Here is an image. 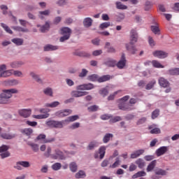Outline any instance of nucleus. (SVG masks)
<instances>
[{
	"label": "nucleus",
	"instance_id": "f257e3e1",
	"mask_svg": "<svg viewBox=\"0 0 179 179\" xmlns=\"http://www.w3.org/2000/svg\"><path fill=\"white\" fill-rule=\"evenodd\" d=\"M61 34H62L63 36L60 37L59 41L60 43H64V41L69 40L71 34H72V30L68 27H63L61 29Z\"/></svg>",
	"mask_w": 179,
	"mask_h": 179
},
{
	"label": "nucleus",
	"instance_id": "f03ea898",
	"mask_svg": "<svg viewBox=\"0 0 179 179\" xmlns=\"http://www.w3.org/2000/svg\"><path fill=\"white\" fill-rule=\"evenodd\" d=\"M17 93H19L17 90L12 88L9 90H3L0 95L9 100L11 99L12 94H16Z\"/></svg>",
	"mask_w": 179,
	"mask_h": 179
},
{
	"label": "nucleus",
	"instance_id": "7ed1b4c3",
	"mask_svg": "<svg viewBox=\"0 0 179 179\" xmlns=\"http://www.w3.org/2000/svg\"><path fill=\"white\" fill-rule=\"evenodd\" d=\"M12 72H13V70L6 71V65L2 64L0 66V78H8V76H11Z\"/></svg>",
	"mask_w": 179,
	"mask_h": 179
},
{
	"label": "nucleus",
	"instance_id": "20e7f679",
	"mask_svg": "<svg viewBox=\"0 0 179 179\" xmlns=\"http://www.w3.org/2000/svg\"><path fill=\"white\" fill-rule=\"evenodd\" d=\"M64 122L65 121H55V120H50L46 122V125L48 127H50V128H64Z\"/></svg>",
	"mask_w": 179,
	"mask_h": 179
},
{
	"label": "nucleus",
	"instance_id": "39448f33",
	"mask_svg": "<svg viewBox=\"0 0 179 179\" xmlns=\"http://www.w3.org/2000/svg\"><path fill=\"white\" fill-rule=\"evenodd\" d=\"M139 38V35L136 29H131L130 31V42L131 44H136L138 43V39Z\"/></svg>",
	"mask_w": 179,
	"mask_h": 179
},
{
	"label": "nucleus",
	"instance_id": "423d86ee",
	"mask_svg": "<svg viewBox=\"0 0 179 179\" xmlns=\"http://www.w3.org/2000/svg\"><path fill=\"white\" fill-rule=\"evenodd\" d=\"M152 55L159 59H163L169 57V53L163 50H155L152 52Z\"/></svg>",
	"mask_w": 179,
	"mask_h": 179
},
{
	"label": "nucleus",
	"instance_id": "0eeeda50",
	"mask_svg": "<svg viewBox=\"0 0 179 179\" xmlns=\"http://www.w3.org/2000/svg\"><path fill=\"white\" fill-rule=\"evenodd\" d=\"M125 47L126 50L133 55H135V54L138 52V49L136 48V46H135V43H131V42H129L125 44Z\"/></svg>",
	"mask_w": 179,
	"mask_h": 179
},
{
	"label": "nucleus",
	"instance_id": "6e6552de",
	"mask_svg": "<svg viewBox=\"0 0 179 179\" xmlns=\"http://www.w3.org/2000/svg\"><path fill=\"white\" fill-rule=\"evenodd\" d=\"M125 65H127V58L125 53H122L120 61L117 63V66L119 69H124Z\"/></svg>",
	"mask_w": 179,
	"mask_h": 179
},
{
	"label": "nucleus",
	"instance_id": "1a4fd4ad",
	"mask_svg": "<svg viewBox=\"0 0 179 179\" xmlns=\"http://www.w3.org/2000/svg\"><path fill=\"white\" fill-rule=\"evenodd\" d=\"M119 109L122 111H132L134 108H132V106L129 103H127L125 102H122L118 105Z\"/></svg>",
	"mask_w": 179,
	"mask_h": 179
},
{
	"label": "nucleus",
	"instance_id": "9d476101",
	"mask_svg": "<svg viewBox=\"0 0 179 179\" xmlns=\"http://www.w3.org/2000/svg\"><path fill=\"white\" fill-rule=\"evenodd\" d=\"M50 157L54 160H57V159H60L61 160H62V159H64V152L58 149H56L55 150V154H52L50 155Z\"/></svg>",
	"mask_w": 179,
	"mask_h": 179
},
{
	"label": "nucleus",
	"instance_id": "9b49d317",
	"mask_svg": "<svg viewBox=\"0 0 179 179\" xmlns=\"http://www.w3.org/2000/svg\"><path fill=\"white\" fill-rule=\"evenodd\" d=\"M18 113L24 118H29L31 115V109H21L18 110Z\"/></svg>",
	"mask_w": 179,
	"mask_h": 179
},
{
	"label": "nucleus",
	"instance_id": "f8f14e48",
	"mask_svg": "<svg viewBox=\"0 0 179 179\" xmlns=\"http://www.w3.org/2000/svg\"><path fill=\"white\" fill-rule=\"evenodd\" d=\"M169 150V147L167 146H162L158 148L155 153L158 157H160V156H163V155H165L166 152H167Z\"/></svg>",
	"mask_w": 179,
	"mask_h": 179
},
{
	"label": "nucleus",
	"instance_id": "ddd939ff",
	"mask_svg": "<svg viewBox=\"0 0 179 179\" xmlns=\"http://www.w3.org/2000/svg\"><path fill=\"white\" fill-rule=\"evenodd\" d=\"M158 83L161 87H169L170 83L166 78L161 77L158 80Z\"/></svg>",
	"mask_w": 179,
	"mask_h": 179
},
{
	"label": "nucleus",
	"instance_id": "4468645a",
	"mask_svg": "<svg viewBox=\"0 0 179 179\" xmlns=\"http://www.w3.org/2000/svg\"><path fill=\"white\" fill-rule=\"evenodd\" d=\"M99 159H103L104 157V155H106V147H101L99 150V153L96 152L94 155L95 159H99Z\"/></svg>",
	"mask_w": 179,
	"mask_h": 179
},
{
	"label": "nucleus",
	"instance_id": "2eb2a0df",
	"mask_svg": "<svg viewBox=\"0 0 179 179\" xmlns=\"http://www.w3.org/2000/svg\"><path fill=\"white\" fill-rule=\"evenodd\" d=\"M89 92H82V91H73L71 92V96L73 97H83V96H87Z\"/></svg>",
	"mask_w": 179,
	"mask_h": 179
},
{
	"label": "nucleus",
	"instance_id": "dca6fc26",
	"mask_svg": "<svg viewBox=\"0 0 179 179\" xmlns=\"http://www.w3.org/2000/svg\"><path fill=\"white\" fill-rule=\"evenodd\" d=\"M145 153V150L141 149L134 151L133 153L131 154V159H136L137 157H139V156H141V155Z\"/></svg>",
	"mask_w": 179,
	"mask_h": 179
},
{
	"label": "nucleus",
	"instance_id": "f3484780",
	"mask_svg": "<svg viewBox=\"0 0 179 179\" xmlns=\"http://www.w3.org/2000/svg\"><path fill=\"white\" fill-rule=\"evenodd\" d=\"M19 81L16 79L6 80L4 81L6 86H17Z\"/></svg>",
	"mask_w": 179,
	"mask_h": 179
},
{
	"label": "nucleus",
	"instance_id": "a211bd4d",
	"mask_svg": "<svg viewBox=\"0 0 179 179\" xmlns=\"http://www.w3.org/2000/svg\"><path fill=\"white\" fill-rule=\"evenodd\" d=\"M71 113V110H64L62 111L57 112L56 115H57V117H67V115H69Z\"/></svg>",
	"mask_w": 179,
	"mask_h": 179
},
{
	"label": "nucleus",
	"instance_id": "6ab92c4d",
	"mask_svg": "<svg viewBox=\"0 0 179 179\" xmlns=\"http://www.w3.org/2000/svg\"><path fill=\"white\" fill-rule=\"evenodd\" d=\"M74 55H77V57H84L85 58H90V53L85 51H79L77 50L74 52Z\"/></svg>",
	"mask_w": 179,
	"mask_h": 179
},
{
	"label": "nucleus",
	"instance_id": "aec40b11",
	"mask_svg": "<svg viewBox=\"0 0 179 179\" xmlns=\"http://www.w3.org/2000/svg\"><path fill=\"white\" fill-rule=\"evenodd\" d=\"M157 163V161L155 160H153L149 164L148 166H147V171L148 173H150V171H152L156 167V164Z\"/></svg>",
	"mask_w": 179,
	"mask_h": 179
},
{
	"label": "nucleus",
	"instance_id": "412c9836",
	"mask_svg": "<svg viewBox=\"0 0 179 179\" xmlns=\"http://www.w3.org/2000/svg\"><path fill=\"white\" fill-rule=\"evenodd\" d=\"M111 79V76L110 75H105L98 78L99 83H103V82H107Z\"/></svg>",
	"mask_w": 179,
	"mask_h": 179
},
{
	"label": "nucleus",
	"instance_id": "4be33fe9",
	"mask_svg": "<svg viewBox=\"0 0 179 179\" xmlns=\"http://www.w3.org/2000/svg\"><path fill=\"white\" fill-rule=\"evenodd\" d=\"M169 75L179 76V68L171 69L168 71Z\"/></svg>",
	"mask_w": 179,
	"mask_h": 179
},
{
	"label": "nucleus",
	"instance_id": "5701e85b",
	"mask_svg": "<svg viewBox=\"0 0 179 179\" xmlns=\"http://www.w3.org/2000/svg\"><path fill=\"white\" fill-rule=\"evenodd\" d=\"M150 29L154 34H158V36H160V29L159 28V25H157V24H156V25H152L150 27Z\"/></svg>",
	"mask_w": 179,
	"mask_h": 179
},
{
	"label": "nucleus",
	"instance_id": "b1692460",
	"mask_svg": "<svg viewBox=\"0 0 179 179\" xmlns=\"http://www.w3.org/2000/svg\"><path fill=\"white\" fill-rule=\"evenodd\" d=\"M155 85H156V80L153 79L145 85V90H152L155 87Z\"/></svg>",
	"mask_w": 179,
	"mask_h": 179
},
{
	"label": "nucleus",
	"instance_id": "393cba45",
	"mask_svg": "<svg viewBox=\"0 0 179 179\" xmlns=\"http://www.w3.org/2000/svg\"><path fill=\"white\" fill-rule=\"evenodd\" d=\"M0 136L3 139H13V138H15L16 135L8 134V133H2L1 134H0Z\"/></svg>",
	"mask_w": 179,
	"mask_h": 179
},
{
	"label": "nucleus",
	"instance_id": "a878e982",
	"mask_svg": "<svg viewBox=\"0 0 179 179\" xmlns=\"http://www.w3.org/2000/svg\"><path fill=\"white\" fill-rule=\"evenodd\" d=\"M115 6L117 9H120V10H125L128 9V6L124 5L122 3H121V1H117L115 3Z\"/></svg>",
	"mask_w": 179,
	"mask_h": 179
},
{
	"label": "nucleus",
	"instance_id": "bb28decb",
	"mask_svg": "<svg viewBox=\"0 0 179 179\" xmlns=\"http://www.w3.org/2000/svg\"><path fill=\"white\" fill-rule=\"evenodd\" d=\"M155 174H157V176H159V177L163 176H167V171L162 169H155Z\"/></svg>",
	"mask_w": 179,
	"mask_h": 179
},
{
	"label": "nucleus",
	"instance_id": "cd10ccee",
	"mask_svg": "<svg viewBox=\"0 0 179 179\" xmlns=\"http://www.w3.org/2000/svg\"><path fill=\"white\" fill-rule=\"evenodd\" d=\"M93 23V20L90 17H86L83 21L85 27H90Z\"/></svg>",
	"mask_w": 179,
	"mask_h": 179
},
{
	"label": "nucleus",
	"instance_id": "c85d7f7f",
	"mask_svg": "<svg viewBox=\"0 0 179 179\" xmlns=\"http://www.w3.org/2000/svg\"><path fill=\"white\" fill-rule=\"evenodd\" d=\"M59 48L58 46L48 45L44 47V51H55L58 50Z\"/></svg>",
	"mask_w": 179,
	"mask_h": 179
},
{
	"label": "nucleus",
	"instance_id": "c756f323",
	"mask_svg": "<svg viewBox=\"0 0 179 179\" xmlns=\"http://www.w3.org/2000/svg\"><path fill=\"white\" fill-rule=\"evenodd\" d=\"M135 163L137 164L138 169H143L145 167V161L142 158L138 159Z\"/></svg>",
	"mask_w": 179,
	"mask_h": 179
},
{
	"label": "nucleus",
	"instance_id": "7c9ffc66",
	"mask_svg": "<svg viewBox=\"0 0 179 179\" xmlns=\"http://www.w3.org/2000/svg\"><path fill=\"white\" fill-rule=\"evenodd\" d=\"M146 176V172L144 171H140L132 176V178H139V177H145Z\"/></svg>",
	"mask_w": 179,
	"mask_h": 179
},
{
	"label": "nucleus",
	"instance_id": "2f4dec72",
	"mask_svg": "<svg viewBox=\"0 0 179 179\" xmlns=\"http://www.w3.org/2000/svg\"><path fill=\"white\" fill-rule=\"evenodd\" d=\"M50 117V114H43V115H34L33 118H36V120H44L45 118H48Z\"/></svg>",
	"mask_w": 179,
	"mask_h": 179
},
{
	"label": "nucleus",
	"instance_id": "473e14b6",
	"mask_svg": "<svg viewBox=\"0 0 179 179\" xmlns=\"http://www.w3.org/2000/svg\"><path fill=\"white\" fill-rule=\"evenodd\" d=\"M22 65H24V62H13L10 63L11 68H20Z\"/></svg>",
	"mask_w": 179,
	"mask_h": 179
},
{
	"label": "nucleus",
	"instance_id": "72a5a7b5",
	"mask_svg": "<svg viewBox=\"0 0 179 179\" xmlns=\"http://www.w3.org/2000/svg\"><path fill=\"white\" fill-rule=\"evenodd\" d=\"M12 43L15 44V45H23V39L15 38L11 40Z\"/></svg>",
	"mask_w": 179,
	"mask_h": 179
},
{
	"label": "nucleus",
	"instance_id": "f704fd0d",
	"mask_svg": "<svg viewBox=\"0 0 179 179\" xmlns=\"http://www.w3.org/2000/svg\"><path fill=\"white\" fill-rule=\"evenodd\" d=\"M59 106V101H54L50 103H45V107H50V108H55Z\"/></svg>",
	"mask_w": 179,
	"mask_h": 179
},
{
	"label": "nucleus",
	"instance_id": "c9c22d12",
	"mask_svg": "<svg viewBox=\"0 0 179 179\" xmlns=\"http://www.w3.org/2000/svg\"><path fill=\"white\" fill-rule=\"evenodd\" d=\"M30 76H31V78H33L34 80L38 82V83H43V81L41 80L40 77L37 74H36V73L34 72L30 73Z\"/></svg>",
	"mask_w": 179,
	"mask_h": 179
},
{
	"label": "nucleus",
	"instance_id": "e433bc0d",
	"mask_svg": "<svg viewBox=\"0 0 179 179\" xmlns=\"http://www.w3.org/2000/svg\"><path fill=\"white\" fill-rule=\"evenodd\" d=\"M69 168L71 171H72V173H76V171H78V165L76 164V162H71L69 164Z\"/></svg>",
	"mask_w": 179,
	"mask_h": 179
},
{
	"label": "nucleus",
	"instance_id": "4c0bfd02",
	"mask_svg": "<svg viewBox=\"0 0 179 179\" xmlns=\"http://www.w3.org/2000/svg\"><path fill=\"white\" fill-rule=\"evenodd\" d=\"M76 120H79V116L78 115L70 116L64 121L65 122H73V121H76Z\"/></svg>",
	"mask_w": 179,
	"mask_h": 179
},
{
	"label": "nucleus",
	"instance_id": "58836bf2",
	"mask_svg": "<svg viewBox=\"0 0 179 179\" xmlns=\"http://www.w3.org/2000/svg\"><path fill=\"white\" fill-rule=\"evenodd\" d=\"M61 167H62V164L59 162H56L52 165V169L55 171H58V170H61Z\"/></svg>",
	"mask_w": 179,
	"mask_h": 179
},
{
	"label": "nucleus",
	"instance_id": "ea45409f",
	"mask_svg": "<svg viewBox=\"0 0 179 179\" xmlns=\"http://www.w3.org/2000/svg\"><path fill=\"white\" fill-rule=\"evenodd\" d=\"M97 146H99V143H97V142H96V141H92V142L90 143V144L88 145L87 150H93V149H94V148H97Z\"/></svg>",
	"mask_w": 179,
	"mask_h": 179
},
{
	"label": "nucleus",
	"instance_id": "a19ab883",
	"mask_svg": "<svg viewBox=\"0 0 179 179\" xmlns=\"http://www.w3.org/2000/svg\"><path fill=\"white\" fill-rule=\"evenodd\" d=\"M86 177V173L84 171H79L76 173V178H85Z\"/></svg>",
	"mask_w": 179,
	"mask_h": 179
},
{
	"label": "nucleus",
	"instance_id": "79ce46f5",
	"mask_svg": "<svg viewBox=\"0 0 179 179\" xmlns=\"http://www.w3.org/2000/svg\"><path fill=\"white\" fill-rule=\"evenodd\" d=\"M49 29H50V23L48 22H45V24L41 27V33H45Z\"/></svg>",
	"mask_w": 179,
	"mask_h": 179
},
{
	"label": "nucleus",
	"instance_id": "37998d69",
	"mask_svg": "<svg viewBox=\"0 0 179 179\" xmlns=\"http://www.w3.org/2000/svg\"><path fill=\"white\" fill-rule=\"evenodd\" d=\"M152 64L154 66V68H164V66H163L159 61L157 60H152Z\"/></svg>",
	"mask_w": 179,
	"mask_h": 179
},
{
	"label": "nucleus",
	"instance_id": "c03bdc74",
	"mask_svg": "<svg viewBox=\"0 0 179 179\" xmlns=\"http://www.w3.org/2000/svg\"><path fill=\"white\" fill-rule=\"evenodd\" d=\"M10 103L9 99H7V98L0 94V104H9Z\"/></svg>",
	"mask_w": 179,
	"mask_h": 179
},
{
	"label": "nucleus",
	"instance_id": "a18cd8bd",
	"mask_svg": "<svg viewBox=\"0 0 179 179\" xmlns=\"http://www.w3.org/2000/svg\"><path fill=\"white\" fill-rule=\"evenodd\" d=\"M88 80L91 82H99V76L96 74H92L88 76Z\"/></svg>",
	"mask_w": 179,
	"mask_h": 179
},
{
	"label": "nucleus",
	"instance_id": "49530a36",
	"mask_svg": "<svg viewBox=\"0 0 179 179\" xmlns=\"http://www.w3.org/2000/svg\"><path fill=\"white\" fill-rule=\"evenodd\" d=\"M160 114V110L159 109H155L152 113L151 115V118L152 120H155V118H157Z\"/></svg>",
	"mask_w": 179,
	"mask_h": 179
},
{
	"label": "nucleus",
	"instance_id": "de8ad7c7",
	"mask_svg": "<svg viewBox=\"0 0 179 179\" xmlns=\"http://www.w3.org/2000/svg\"><path fill=\"white\" fill-rule=\"evenodd\" d=\"M22 134H24L27 136H30L33 134V130L31 128H26L22 130Z\"/></svg>",
	"mask_w": 179,
	"mask_h": 179
},
{
	"label": "nucleus",
	"instance_id": "09e8293b",
	"mask_svg": "<svg viewBox=\"0 0 179 179\" xmlns=\"http://www.w3.org/2000/svg\"><path fill=\"white\" fill-rule=\"evenodd\" d=\"M113 137V134H106L103 138V143H107L109 142L110 139Z\"/></svg>",
	"mask_w": 179,
	"mask_h": 179
},
{
	"label": "nucleus",
	"instance_id": "8fccbe9b",
	"mask_svg": "<svg viewBox=\"0 0 179 179\" xmlns=\"http://www.w3.org/2000/svg\"><path fill=\"white\" fill-rule=\"evenodd\" d=\"M29 146H31V149H32V150L34 151V152H38V150H39V146H38V144H36V143H30L29 144Z\"/></svg>",
	"mask_w": 179,
	"mask_h": 179
},
{
	"label": "nucleus",
	"instance_id": "3c124183",
	"mask_svg": "<svg viewBox=\"0 0 179 179\" xmlns=\"http://www.w3.org/2000/svg\"><path fill=\"white\" fill-rule=\"evenodd\" d=\"M99 93L101 94V96H103V97H106V96L108 94V90L106 88H103L99 91Z\"/></svg>",
	"mask_w": 179,
	"mask_h": 179
},
{
	"label": "nucleus",
	"instance_id": "603ef678",
	"mask_svg": "<svg viewBox=\"0 0 179 179\" xmlns=\"http://www.w3.org/2000/svg\"><path fill=\"white\" fill-rule=\"evenodd\" d=\"M13 29L17 31H22V33H28L29 31V29L22 28L21 27H14Z\"/></svg>",
	"mask_w": 179,
	"mask_h": 179
},
{
	"label": "nucleus",
	"instance_id": "864d4df0",
	"mask_svg": "<svg viewBox=\"0 0 179 179\" xmlns=\"http://www.w3.org/2000/svg\"><path fill=\"white\" fill-rule=\"evenodd\" d=\"M1 26L2 28L4 29V30H6V31L7 33H9V34H12V33H13V32L12 31V29H11L10 28H9V27L6 26V24H3V23H1Z\"/></svg>",
	"mask_w": 179,
	"mask_h": 179
},
{
	"label": "nucleus",
	"instance_id": "5fc2aeb1",
	"mask_svg": "<svg viewBox=\"0 0 179 179\" xmlns=\"http://www.w3.org/2000/svg\"><path fill=\"white\" fill-rule=\"evenodd\" d=\"M9 150V146L3 145L0 147V153H3L5 152H8Z\"/></svg>",
	"mask_w": 179,
	"mask_h": 179
},
{
	"label": "nucleus",
	"instance_id": "6e6d98bb",
	"mask_svg": "<svg viewBox=\"0 0 179 179\" xmlns=\"http://www.w3.org/2000/svg\"><path fill=\"white\" fill-rule=\"evenodd\" d=\"M0 156L1 159H6V157H9L10 156V152L8 151H6L5 152H1Z\"/></svg>",
	"mask_w": 179,
	"mask_h": 179
},
{
	"label": "nucleus",
	"instance_id": "4d7b16f0",
	"mask_svg": "<svg viewBox=\"0 0 179 179\" xmlns=\"http://www.w3.org/2000/svg\"><path fill=\"white\" fill-rule=\"evenodd\" d=\"M43 93L46 96H52V90L51 88H46L43 90Z\"/></svg>",
	"mask_w": 179,
	"mask_h": 179
},
{
	"label": "nucleus",
	"instance_id": "13d9d810",
	"mask_svg": "<svg viewBox=\"0 0 179 179\" xmlns=\"http://www.w3.org/2000/svg\"><path fill=\"white\" fill-rule=\"evenodd\" d=\"M46 136L45 134H39L36 137V141H42L43 143H44V141H45Z\"/></svg>",
	"mask_w": 179,
	"mask_h": 179
},
{
	"label": "nucleus",
	"instance_id": "bf43d9fd",
	"mask_svg": "<svg viewBox=\"0 0 179 179\" xmlns=\"http://www.w3.org/2000/svg\"><path fill=\"white\" fill-rule=\"evenodd\" d=\"M147 120L148 119L146 117H141L137 121L136 125H142V124H145Z\"/></svg>",
	"mask_w": 179,
	"mask_h": 179
},
{
	"label": "nucleus",
	"instance_id": "052dcab7",
	"mask_svg": "<svg viewBox=\"0 0 179 179\" xmlns=\"http://www.w3.org/2000/svg\"><path fill=\"white\" fill-rule=\"evenodd\" d=\"M89 71L86 69H83L82 71L79 73L80 78H85Z\"/></svg>",
	"mask_w": 179,
	"mask_h": 179
},
{
	"label": "nucleus",
	"instance_id": "680f3d73",
	"mask_svg": "<svg viewBox=\"0 0 179 179\" xmlns=\"http://www.w3.org/2000/svg\"><path fill=\"white\" fill-rule=\"evenodd\" d=\"M110 22H103L100 24L99 27L101 30H104V29H107V27H110Z\"/></svg>",
	"mask_w": 179,
	"mask_h": 179
},
{
	"label": "nucleus",
	"instance_id": "e2e57ef3",
	"mask_svg": "<svg viewBox=\"0 0 179 179\" xmlns=\"http://www.w3.org/2000/svg\"><path fill=\"white\" fill-rule=\"evenodd\" d=\"M20 164H21L22 167H30V162L27 161H21L20 162Z\"/></svg>",
	"mask_w": 179,
	"mask_h": 179
},
{
	"label": "nucleus",
	"instance_id": "0e129e2a",
	"mask_svg": "<svg viewBox=\"0 0 179 179\" xmlns=\"http://www.w3.org/2000/svg\"><path fill=\"white\" fill-rule=\"evenodd\" d=\"M12 73H13L15 76H17L18 78H22V76H23V73H22V71H20L13 70Z\"/></svg>",
	"mask_w": 179,
	"mask_h": 179
},
{
	"label": "nucleus",
	"instance_id": "69168bd1",
	"mask_svg": "<svg viewBox=\"0 0 179 179\" xmlns=\"http://www.w3.org/2000/svg\"><path fill=\"white\" fill-rule=\"evenodd\" d=\"M85 90H92V89H94V85L92 83H87V84H84Z\"/></svg>",
	"mask_w": 179,
	"mask_h": 179
},
{
	"label": "nucleus",
	"instance_id": "338daca9",
	"mask_svg": "<svg viewBox=\"0 0 179 179\" xmlns=\"http://www.w3.org/2000/svg\"><path fill=\"white\" fill-rule=\"evenodd\" d=\"M97 110H99V106H96V105H93L91 106L90 107H88V111H92V112H94V111H97Z\"/></svg>",
	"mask_w": 179,
	"mask_h": 179
},
{
	"label": "nucleus",
	"instance_id": "774afa93",
	"mask_svg": "<svg viewBox=\"0 0 179 179\" xmlns=\"http://www.w3.org/2000/svg\"><path fill=\"white\" fill-rule=\"evenodd\" d=\"M145 10H149L150 8H152V2L150 1H147L145 3Z\"/></svg>",
	"mask_w": 179,
	"mask_h": 179
}]
</instances>
